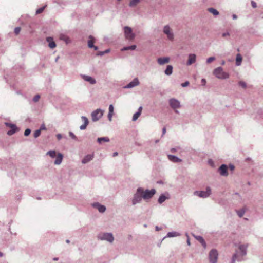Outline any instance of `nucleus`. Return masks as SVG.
<instances>
[{"label":"nucleus","instance_id":"37998d69","mask_svg":"<svg viewBox=\"0 0 263 263\" xmlns=\"http://www.w3.org/2000/svg\"><path fill=\"white\" fill-rule=\"evenodd\" d=\"M40 98V95H37L34 96V97L33 99V100L34 102H36L39 100Z\"/></svg>","mask_w":263,"mask_h":263},{"label":"nucleus","instance_id":"4d7b16f0","mask_svg":"<svg viewBox=\"0 0 263 263\" xmlns=\"http://www.w3.org/2000/svg\"><path fill=\"white\" fill-rule=\"evenodd\" d=\"M57 138L58 140H60L62 138V135L60 134L57 135Z\"/></svg>","mask_w":263,"mask_h":263},{"label":"nucleus","instance_id":"58836bf2","mask_svg":"<svg viewBox=\"0 0 263 263\" xmlns=\"http://www.w3.org/2000/svg\"><path fill=\"white\" fill-rule=\"evenodd\" d=\"M45 7L46 6H44L43 7H41V8L38 9L36 11V14H40V13H42L43 11H44V10L45 9Z\"/></svg>","mask_w":263,"mask_h":263},{"label":"nucleus","instance_id":"de8ad7c7","mask_svg":"<svg viewBox=\"0 0 263 263\" xmlns=\"http://www.w3.org/2000/svg\"><path fill=\"white\" fill-rule=\"evenodd\" d=\"M189 85V82L188 81H186L185 82L182 83L181 86L183 87H186Z\"/></svg>","mask_w":263,"mask_h":263},{"label":"nucleus","instance_id":"b1692460","mask_svg":"<svg viewBox=\"0 0 263 263\" xmlns=\"http://www.w3.org/2000/svg\"><path fill=\"white\" fill-rule=\"evenodd\" d=\"M168 158L170 161L173 162H180L182 161L181 159L174 155H168Z\"/></svg>","mask_w":263,"mask_h":263},{"label":"nucleus","instance_id":"3c124183","mask_svg":"<svg viewBox=\"0 0 263 263\" xmlns=\"http://www.w3.org/2000/svg\"><path fill=\"white\" fill-rule=\"evenodd\" d=\"M112 115H113V114L108 113V120H109L110 121H111V119H112Z\"/></svg>","mask_w":263,"mask_h":263},{"label":"nucleus","instance_id":"052dcab7","mask_svg":"<svg viewBox=\"0 0 263 263\" xmlns=\"http://www.w3.org/2000/svg\"><path fill=\"white\" fill-rule=\"evenodd\" d=\"M155 229H156V231H159V230H160L161 229V228H159V227H158V226H156V227H155Z\"/></svg>","mask_w":263,"mask_h":263},{"label":"nucleus","instance_id":"f257e3e1","mask_svg":"<svg viewBox=\"0 0 263 263\" xmlns=\"http://www.w3.org/2000/svg\"><path fill=\"white\" fill-rule=\"evenodd\" d=\"M97 237L98 240H106L110 243L114 240V237L111 233H100Z\"/></svg>","mask_w":263,"mask_h":263},{"label":"nucleus","instance_id":"8fccbe9b","mask_svg":"<svg viewBox=\"0 0 263 263\" xmlns=\"http://www.w3.org/2000/svg\"><path fill=\"white\" fill-rule=\"evenodd\" d=\"M247 212V209L245 208L242 209V211L241 212L238 213L237 214H243Z\"/></svg>","mask_w":263,"mask_h":263},{"label":"nucleus","instance_id":"f03ea898","mask_svg":"<svg viewBox=\"0 0 263 263\" xmlns=\"http://www.w3.org/2000/svg\"><path fill=\"white\" fill-rule=\"evenodd\" d=\"M213 74L218 79H225L229 77L228 73L224 72L221 67L215 69L213 72Z\"/></svg>","mask_w":263,"mask_h":263},{"label":"nucleus","instance_id":"bf43d9fd","mask_svg":"<svg viewBox=\"0 0 263 263\" xmlns=\"http://www.w3.org/2000/svg\"><path fill=\"white\" fill-rule=\"evenodd\" d=\"M201 81H202V84L204 85L206 83L205 80L204 79H202Z\"/></svg>","mask_w":263,"mask_h":263},{"label":"nucleus","instance_id":"7c9ffc66","mask_svg":"<svg viewBox=\"0 0 263 263\" xmlns=\"http://www.w3.org/2000/svg\"><path fill=\"white\" fill-rule=\"evenodd\" d=\"M97 141L99 143H101L102 142H107L109 141V139L108 137L98 138Z\"/></svg>","mask_w":263,"mask_h":263},{"label":"nucleus","instance_id":"4c0bfd02","mask_svg":"<svg viewBox=\"0 0 263 263\" xmlns=\"http://www.w3.org/2000/svg\"><path fill=\"white\" fill-rule=\"evenodd\" d=\"M33 135L34 138L38 137L41 135V129L35 130Z\"/></svg>","mask_w":263,"mask_h":263},{"label":"nucleus","instance_id":"49530a36","mask_svg":"<svg viewBox=\"0 0 263 263\" xmlns=\"http://www.w3.org/2000/svg\"><path fill=\"white\" fill-rule=\"evenodd\" d=\"M69 135L70 137L71 138H72L73 139H77L76 136L74 135V134L72 132H70L69 133Z\"/></svg>","mask_w":263,"mask_h":263},{"label":"nucleus","instance_id":"6e6552de","mask_svg":"<svg viewBox=\"0 0 263 263\" xmlns=\"http://www.w3.org/2000/svg\"><path fill=\"white\" fill-rule=\"evenodd\" d=\"M163 32L167 35V39L170 41L174 40V34L172 32V29L168 25H166L163 28Z\"/></svg>","mask_w":263,"mask_h":263},{"label":"nucleus","instance_id":"39448f33","mask_svg":"<svg viewBox=\"0 0 263 263\" xmlns=\"http://www.w3.org/2000/svg\"><path fill=\"white\" fill-rule=\"evenodd\" d=\"M218 253L217 250L212 249L209 253V259L210 263H216L217 261Z\"/></svg>","mask_w":263,"mask_h":263},{"label":"nucleus","instance_id":"e433bc0d","mask_svg":"<svg viewBox=\"0 0 263 263\" xmlns=\"http://www.w3.org/2000/svg\"><path fill=\"white\" fill-rule=\"evenodd\" d=\"M60 39L64 41L66 43H68L69 39L66 36L64 35H61L60 36Z\"/></svg>","mask_w":263,"mask_h":263},{"label":"nucleus","instance_id":"2eb2a0df","mask_svg":"<svg viewBox=\"0 0 263 263\" xmlns=\"http://www.w3.org/2000/svg\"><path fill=\"white\" fill-rule=\"evenodd\" d=\"M158 63L159 65H164L165 64L168 63L170 62V58L168 57H163V58H159L157 59Z\"/></svg>","mask_w":263,"mask_h":263},{"label":"nucleus","instance_id":"864d4df0","mask_svg":"<svg viewBox=\"0 0 263 263\" xmlns=\"http://www.w3.org/2000/svg\"><path fill=\"white\" fill-rule=\"evenodd\" d=\"M230 35V34L229 32H226V33H223L222 34V36L223 37H225L227 36H229Z\"/></svg>","mask_w":263,"mask_h":263},{"label":"nucleus","instance_id":"bb28decb","mask_svg":"<svg viewBox=\"0 0 263 263\" xmlns=\"http://www.w3.org/2000/svg\"><path fill=\"white\" fill-rule=\"evenodd\" d=\"M142 110V107L141 106V107H139V108L138 109V111L136 112L133 115V121H135L136 120H137V119L139 118V117L140 116V115L141 114Z\"/></svg>","mask_w":263,"mask_h":263},{"label":"nucleus","instance_id":"13d9d810","mask_svg":"<svg viewBox=\"0 0 263 263\" xmlns=\"http://www.w3.org/2000/svg\"><path fill=\"white\" fill-rule=\"evenodd\" d=\"M240 218H243L245 220H248L247 218L243 217L244 215H238Z\"/></svg>","mask_w":263,"mask_h":263},{"label":"nucleus","instance_id":"2f4dec72","mask_svg":"<svg viewBox=\"0 0 263 263\" xmlns=\"http://www.w3.org/2000/svg\"><path fill=\"white\" fill-rule=\"evenodd\" d=\"M46 155H49L51 158H54L57 155L55 151H49L47 153Z\"/></svg>","mask_w":263,"mask_h":263},{"label":"nucleus","instance_id":"a211bd4d","mask_svg":"<svg viewBox=\"0 0 263 263\" xmlns=\"http://www.w3.org/2000/svg\"><path fill=\"white\" fill-rule=\"evenodd\" d=\"M139 84V82L138 78H135L132 82H130L126 86L127 88H132L136 86Z\"/></svg>","mask_w":263,"mask_h":263},{"label":"nucleus","instance_id":"a19ab883","mask_svg":"<svg viewBox=\"0 0 263 263\" xmlns=\"http://www.w3.org/2000/svg\"><path fill=\"white\" fill-rule=\"evenodd\" d=\"M239 85L243 88H246L247 86L246 83L243 81H240L239 82Z\"/></svg>","mask_w":263,"mask_h":263},{"label":"nucleus","instance_id":"6ab92c4d","mask_svg":"<svg viewBox=\"0 0 263 263\" xmlns=\"http://www.w3.org/2000/svg\"><path fill=\"white\" fill-rule=\"evenodd\" d=\"M238 254H239L238 251H236V252L233 254V255L232 256L231 263H235L236 260L238 261H241V259L239 257Z\"/></svg>","mask_w":263,"mask_h":263},{"label":"nucleus","instance_id":"423d86ee","mask_svg":"<svg viewBox=\"0 0 263 263\" xmlns=\"http://www.w3.org/2000/svg\"><path fill=\"white\" fill-rule=\"evenodd\" d=\"M211 194V190L210 187H207L205 191H195L194 195L201 198H206Z\"/></svg>","mask_w":263,"mask_h":263},{"label":"nucleus","instance_id":"0eeeda50","mask_svg":"<svg viewBox=\"0 0 263 263\" xmlns=\"http://www.w3.org/2000/svg\"><path fill=\"white\" fill-rule=\"evenodd\" d=\"M124 34L126 39L128 40H132L135 37V34L133 33L132 29L129 27H125L124 28Z\"/></svg>","mask_w":263,"mask_h":263},{"label":"nucleus","instance_id":"c9c22d12","mask_svg":"<svg viewBox=\"0 0 263 263\" xmlns=\"http://www.w3.org/2000/svg\"><path fill=\"white\" fill-rule=\"evenodd\" d=\"M136 48V45H132V46H128V47H124V48H123L122 49V50H135Z\"/></svg>","mask_w":263,"mask_h":263},{"label":"nucleus","instance_id":"393cba45","mask_svg":"<svg viewBox=\"0 0 263 263\" xmlns=\"http://www.w3.org/2000/svg\"><path fill=\"white\" fill-rule=\"evenodd\" d=\"M81 118H82V120L84 122V123L83 125H82L80 126V129L81 130H83V129H85L86 128L87 125L88 124V119L86 117H84V116H82L81 117Z\"/></svg>","mask_w":263,"mask_h":263},{"label":"nucleus","instance_id":"e2e57ef3","mask_svg":"<svg viewBox=\"0 0 263 263\" xmlns=\"http://www.w3.org/2000/svg\"><path fill=\"white\" fill-rule=\"evenodd\" d=\"M166 128H165V127H164V128H163V135L165 134V133H166Z\"/></svg>","mask_w":263,"mask_h":263},{"label":"nucleus","instance_id":"f8f14e48","mask_svg":"<svg viewBox=\"0 0 263 263\" xmlns=\"http://www.w3.org/2000/svg\"><path fill=\"white\" fill-rule=\"evenodd\" d=\"M6 124L7 126H9L11 128V129L7 132V134L8 135H12L16 133V131H17L18 129L15 125L9 123H6Z\"/></svg>","mask_w":263,"mask_h":263},{"label":"nucleus","instance_id":"5701e85b","mask_svg":"<svg viewBox=\"0 0 263 263\" xmlns=\"http://www.w3.org/2000/svg\"><path fill=\"white\" fill-rule=\"evenodd\" d=\"M47 41L49 43V47L53 49L56 47V44L55 42L53 41V38L51 37H48L47 38Z\"/></svg>","mask_w":263,"mask_h":263},{"label":"nucleus","instance_id":"338daca9","mask_svg":"<svg viewBox=\"0 0 263 263\" xmlns=\"http://www.w3.org/2000/svg\"><path fill=\"white\" fill-rule=\"evenodd\" d=\"M233 19H236V18H237V16L235 14H234L233 15Z\"/></svg>","mask_w":263,"mask_h":263},{"label":"nucleus","instance_id":"a18cd8bd","mask_svg":"<svg viewBox=\"0 0 263 263\" xmlns=\"http://www.w3.org/2000/svg\"><path fill=\"white\" fill-rule=\"evenodd\" d=\"M31 130L29 129H26L24 132V135L25 136H28L30 134Z\"/></svg>","mask_w":263,"mask_h":263},{"label":"nucleus","instance_id":"7ed1b4c3","mask_svg":"<svg viewBox=\"0 0 263 263\" xmlns=\"http://www.w3.org/2000/svg\"><path fill=\"white\" fill-rule=\"evenodd\" d=\"M156 190L154 189L151 190H144L142 188L141 193L142 194V198L145 200L151 199L155 194Z\"/></svg>","mask_w":263,"mask_h":263},{"label":"nucleus","instance_id":"dca6fc26","mask_svg":"<svg viewBox=\"0 0 263 263\" xmlns=\"http://www.w3.org/2000/svg\"><path fill=\"white\" fill-rule=\"evenodd\" d=\"M196 56L194 54H191L189 55V59L187 62V65H190L194 63L196 61Z\"/></svg>","mask_w":263,"mask_h":263},{"label":"nucleus","instance_id":"0e129e2a","mask_svg":"<svg viewBox=\"0 0 263 263\" xmlns=\"http://www.w3.org/2000/svg\"><path fill=\"white\" fill-rule=\"evenodd\" d=\"M45 129H46L45 127L44 126H41V127L40 129H41V131L42 130H44Z\"/></svg>","mask_w":263,"mask_h":263},{"label":"nucleus","instance_id":"1a4fd4ad","mask_svg":"<svg viewBox=\"0 0 263 263\" xmlns=\"http://www.w3.org/2000/svg\"><path fill=\"white\" fill-rule=\"evenodd\" d=\"M103 111L100 109H98L93 111L91 114L92 120L93 121H98L103 116Z\"/></svg>","mask_w":263,"mask_h":263},{"label":"nucleus","instance_id":"9d476101","mask_svg":"<svg viewBox=\"0 0 263 263\" xmlns=\"http://www.w3.org/2000/svg\"><path fill=\"white\" fill-rule=\"evenodd\" d=\"M228 166L226 164H222L218 169V171L221 176H227L228 175Z\"/></svg>","mask_w":263,"mask_h":263},{"label":"nucleus","instance_id":"412c9836","mask_svg":"<svg viewBox=\"0 0 263 263\" xmlns=\"http://www.w3.org/2000/svg\"><path fill=\"white\" fill-rule=\"evenodd\" d=\"M193 236L197 240H198L201 245L203 246V247L205 248L206 247V242L203 239V238L201 236H196L195 235H193Z\"/></svg>","mask_w":263,"mask_h":263},{"label":"nucleus","instance_id":"aec40b11","mask_svg":"<svg viewBox=\"0 0 263 263\" xmlns=\"http://www.w3.org/2000/svg\"><path fill=\"white\" fill-rule=\"evenodd\" d=\"M82 78L85 81L89 82L91 84H94L96 82L95 79L90 76L84 75Z\"/></svg>","mask_w":263,"mask_h":263},{"label":"nucleus","instance_id":"4468645a","mask_svg":"<svg viewBox=\"0 0 263 263\" xmlns=\"http://www.w3.org/2000/svg\"><path fill=\"white\" fill-rule=\"evenodd\" d=\"M247 245H240L239 246L238 248L240 250V255H241V256H243L247 254Z\"/></svg>","mask_w":263,"mask_h":263},{"label":"nucleus","instance_id":"69168bd1","mask_svg":"<svg viewBox=\"0 0 263 263\" xmlns=\"http://www.w3.org/2000/svg\"><path fill=\"white\" fill-rule=\"evenodd\" d=\"M53 260H54V261H57L59 260V258L58 257H54L53 258Z\"/></svg>","mask_w":263,"mask_h":263},{"label":"nucleus","instance_id":"774afa93","mask_svg":"<svg viewBox=\"0 0 263 263\" xmlns=\"http://www.w3.org/2000/svg\"><path fill=\"white\" fill-rule=\"evenodd\" d=\"M66 243H69L70 242V240H68V239H67V240H66Z\"/></svg>","mask_w":263,"mask_h":263},{"label":"nucleus","instance_id":"f704fd0d","mask_svg":"<svg viewBox=\"0 0 263 263\" xmlns=\"http://www.w3.org/2000/svg\"><path fill=\"white\" fill-rule=\"evenodd\" d=\"M167 199V197L164 195H161L160 196L159 199H158V202L159 203H163L166 199Z\"/></svg>","mask_w":263,"mask_h":263},{"label":"nucleus","instance_id":"79ce46f5","mask_svg":"<svg viewBox=\"0 0 263 263\" xmlns=\"http://www.w3.org/2000/svg\"><path fill=\"white\" fill-rule=\"evenodd\" d=\"M21 28L19 27H16L14 29V33H15V34L17 35L20 33V31H21Z\"/></svg>","mask_w":263,"mask_h":263},{"label":"nucleus","instance_id":"603ef678","mask_svg":"<svg viewBox=\"0 0 263 263\" xmlns=\"http://www.w3.org/2000/svg\"><path fill=\"white\" fill-rule=\"evenodd\" d=\"M186 237L187 238V245L189 246H190V245H191L190 240L189 237V235H188L187 233H186Z\"/></svg>","mask_w":263,"mask_h":263},{"label":"nucleus","instance_id":"680f3d73","mask_svg":"<svg viewBox=\"0 0 263 263\" xmlns=\"http://www.w3.org/2000/svg\"><path fill=\"white\" fill-rule=\"evenodd\" d=\"M118 155V153L117 152H115L113 153V157H116Z\"/></svg>","mask_w":263,"mask_h":263},{"label":"nucleus","instance_id":"c85d7f7f","mask_svg":"<svg viewBox=\"0 0 263 263\" xmlns=\"http://www.w3.org/2000/svg\"><path fill=\"white\" fill-rule=\"evenodd\" d=\"M173 72V66L171 65H168L166 69L165 70V73L166 75H171Z\"/></svg>","mask_w":263,"mask_h":263},{"label":"nucleus","instance_id":"6e6d98bb","mask_svg":"<svg viewBox=\"0 0 263 263\" xmlns=\"http://www.w3.org/2000/svg\"><path fill=\"white\" fill-rule=\"evenodd\" d=\"M229 168L230 169V170H231V171H233L234 170L235 167H234V165H230L229 166Z\"/></svg>","mask_w":263,"mask_h":263},{"label":"nucleus","instance_id":"473e14b6","mask_svg":"<svg viewBox=\"0 0 263 263\" xmlns=\"http://www.w3.org/2000/svg\"><path fill=\"white\" fill-rule=\"evenodd\" d=\"M208 11L214 15H217L219 14L218 11L213 8H209Z\"/></svg>","mask_w":263,"mask_h":263},{"label":"nucleus","instance_id":"9b49d317","mask_svg":"<svg viewBox=\"0 0 263 263\" xmlns=\"http://www.w3.org/2000/svg\"><path fill=\"white\" fill-rule=\"evenodd\" d=\"M169 103L171 107L174 109L179 108L180 106V102L178 100L174 99H170Z\"/></svg>","mask_w":263,"mask_h":263},{"label":"nucleus","instance_id":"ddd939ff","mask_svg":"<svg viewBox=\"0 0 263 263\" xmlns=\"http://www.w3.org/2000/svg\"><path fill=\"white\" fill-rule=\"evenodd\" d=\"M89 40L88 41V46L89 47V48H93L95 50H97L98 47L96 46H94L93 45L94 43L95 42V38L92 36L90 35L89 36Z\"/></svg>","mask_w":263,"mask_h":263},{"label":"nucleus","instance_id":"ea45409f","mask_svg":"<svg viewBox=\"0 0 263 263\" xmlns=\"http://www.w3.org/2000/svg\"><path fill=\"white\" fill-rule=\"evenodd\" d=\"M215 60V58L214 57H210L206 60V63L208 64H209V63H211L212 62H213V61H214Z\"/></svg>","mask_w":263,"mask_h":263},{"label":"nucleus","instance_id":"cd10ccee","mask_svg":"<svg viewBox=\"0 0 263 263\" xmlns=\"http://www.w3.org/2000/svg\"><path fill=\"white\" fill-rule=\"evenodd\" d=\"M179 235H180V234L178 233V232H168L167 234V235L164 238H165V237H176V236H179Z\"/></svg>","mask_w":263,"mask_h":263},{"label":"nucleus","instance_id":"f3484780","mask_svg":"<svg viewBox=\"0 0 263 263\" xmlns=\"http://www.w3.org/2000/svg\"><path fill=\"white\" fill-rule=\"evenodd\" d=\"M93 206L98 209L99 212L100 213H103L105 211L106 208L104 205H100L98 203H95L93 204Z\"/></svg>","mask_w":263,"mask_h":263},{"label":"nucleus","instance_id":"a878e982","mask_svg":"<svg viewBox=\"0 0 263 263\" xmlns=\"http://www.w3.org/2000/svg\"><path fill=\"white\" fill-rule=\"evenodd\" d=\"M93 157V155H86L82 160V162L83 164H85L89 162L90 160L92 159Z\"/></svg>","mask_w":263,"mask_h":263},{"label":"nucleus","instance_id":"4be33fe9","mask_svg":"<svg viewBox=\"0 0 263 263\" xmlns=\"http://www.w3.org/2000/svg\"><path fill=\"white\" fill-rule=\"evenodd\" d=\"M56 159L54 161V164L56 165H59L61 163L63 159V155L61 153H58L57 155L55 156Z\"/></svg>","mask_w":263,"mask_h":263},{"label":"nucleus","instance_id":"5fc2aeb1","mask_svg":"<svg viewBox=\"0 0 263 263\" xmlns=\"http://www.w3.org/2000/svg\"><path fill=\"white\" fill-rule=\"evenodd\" d=\"M252 6L253 8H256L257 7L256 3L254 2V1L251 2Z\"/></svg>","mask_w":263,"mask_h":263},{"label":"nucleus","instance_id":"c03bdc74","mask_svg":"<svg viewBox=\"0 0 263 263\" xmlns=\"http://www.w3.org/2000/svg\"><path fill=\"white\" fill-rule=\"evenodd\" d=\"M114 112V106L112 105H110L109 106V112L110 114H113Z\"/></svg>","mask_w":263,"mask_h":263},{"label":"nucleus","instance_id":"c756f323","mask_svg":"<svg viewBox=\"0 0 263 263\" xmlns=\"http://www.w3.org/2000/svg\"><path fill=\"white\" fill-rule=\"evenodd\" d=\"M242 58L240 54H237L236 59V64L237 66H239L242 62Z\"/></svg>","mask_w":263,"mask_h":263},{"label":"nucleus","instance_id":"20e7f679","mask_svg":"<svg viewBox=\"0 0 263 263\" xmlns=\"http://www.w3.org/2000/svg\"><path fill=\"white\" fill-rule=\"evenodd\" d=\"M141 187H139L137 190L136 193L134 194L132 199V203L133 205L138 203L141 201L142 198V194L141 193Z\"/></svg>","mask_w":263,"mask_h":263},{"label":"nucleus","instance_id":"72a5a7b5","mask_svg":"<svg viewBox=\"0 0 263 263\" xmlns=\"http://www.w3.org/2000/svg\"><path fill=\"white\" fill-rule=\"evenodd\" d=\"M139 2H140V0H131L130 3H129V6H130V7H135Z\"/></svg>","mask_w":263,"mask_h":263},{"label":"nucleus","instance_id":"09e8293b","mask_svg":"<svg viewBox=\"0 0 263 263\" xmlns=\"http://www.w3.org/2000/svg\"><path fill=\"white\" fill-rule=\"evenodd\" d=\"M109 50H106L104 52H100L99 53L97 54V55H103L104 54V53H108L109 52Z\"/></svg>","mask_w":263,"mask_h":263}]
</instances>
